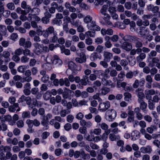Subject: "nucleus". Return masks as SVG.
I'll return each mask as SVG.
<instances>
[{
	"mask_svg": "<svg viewBox=\"0 0 160 160\" xmlns=\"http://www.w3.org/2000/svg\"><path fill=\"white\" fill-rule=\"evenodd\" d=\"M129 24L130 29L131 31L132 32H135L136 30V24L133 21H118L115 23V27H117L118 28L123 29L125 28L126 25Z\"/></svg>",
	"mask_w": 160,
	"mask_h": 160,
	"instance_id": "nucleus-1",
	"label": "nucleus"
},
{
	"mask_svg": "<svg viewBox=\"0 0 160 160\" xmlns=\"http://www.w3.org/2000/svg\"><path fill=\"white\" fill-rule=\"evenodd\" d=\"M28 12L25 11V13L21 14L20 19L21 20H40V18L36 15L30 13L28 15Z\"/></svg>",
	"mask_w": 160,
	"mask_h": 160,
	"instance_id": "nucleus-2",
	"label": "nucleus"
},
{
	"mask_svg": "<svg viewBox=\"0 0 160 160\" xmlns=\"http://www.w3.org/2000/svg\"><path fill=\"white\" fill-rule=\"evenodd\" d=\"M147 10L149 11H151L154 13V15L156 16L154 18L153 20H158L160 17V12H159V7L157 6H154L153 5L149 4L147 6Z\"/></svg>",
	"mask_w": 160,
	"mask_h": 160,
	"instance_id": "nucleus-3",
	"label": "nucleus"
},
{
	"mask_svg": "<svg viewBox=\"0 0 160 160\" xmlns=\"http://www.w3.org/2000/svg\"><path fill=\"white\" fill-rule=\"evenodd\" d=\"M47 59L50 63H52L53 65H60L62 64V61L56 55L53 56L50 55H48L47 57Z\"/></svg>",
	"mask_w": 160,
	"mask_h": 160,
	"instance_id": "nucleus-4",
	"label": "nucleus"
},
{
	"mask_svg": "<svg viewBox=\"0 0 160 160\" xmlns=\"http://www.w3.org/2000/svg\"><path fill=\"white\" fill-rule=\"evenodd\" d=\"M117 115L116 111L112 109L108 110L105 113V118L108 122H112L115 119Z\"/></svg>",
	"mask_w": 160,
	"mask_h": 160,
	"instance_id": "nucleus-5",
	"label": "nucleus"
},
{
	"mask_svg": "<svg viewBox=\"0 0 160 160\" xmlns=\"http://www.w3.org/2000/svg\"><path fill=\"white\" fill-rule=\"evenodd\" d=\"M126 37L128 38L129 41L135 43L136 48H141L142 46V43L139 38L134 36H127Z\"/></svg>",
	"mask_w": 160,
	"mask_h": 160,
	"instance_id": "nucleus-6",
	"label": "nucleus"
},
{
	"mask_svg": "<svg viewBox=\"0 0 160 160\" xmlns=\"http://www.w3.org/2000/svg\"><path fill=\"white\" fill-rule=\"evenodd\" d=\"M65 79L66 82L67 84L69 87L70 85V82H73L74 81L77 83H79L80 82V78L79 77L76 76L74 77L73 75L70 74L68 76V78H65Z\"/></svg>",
	"mask_w": 160,
	"mask_h": 160,
	"instance_id": "nucleus-7",
	"label": "nucleus"
},
{
	"mask_svg": "<svg viewBox=\"0 0 160 160\" xmlns=\"http://www.w3.org/2000/svg\"><path fill=\"white\" fill-rule=\"evenodd\" d=\"M19 43L20 46L23 47L25 48H29L32 46V43L30 41H26L25 39L23 38L19 39Z\"/></svg>",
	"mask_w": 160,
	"mask_h": 160,
	"instance_id": "nucleus-8",
	"label": "nucleus"
},
{
	"mask_svg": "<svg viewBox=\"0 0 160 160\" xmlns=\"http://www.w3.org/2000/svg\"><path fill=\"white\" fill-rule=\"evenodd\" d=\"M110 106V102L108 101L105 102H101L98 106L99 110L101 112H105Z\"/></svg>",
	"mask_w": 160,
	"mask_h": 160,
	"instance_id": "nucleus-9",
	"label": "nucleus"
},
{
	"mask_svg": "<svg viewBox=\"0 0 160 160\" xmlns=\"http://www.w3.org/2000/svg\"><path fill=\"white\" fill-rule=\"evenodd\" d=\"M33 45L34 47L33 52L37 55L42 53V45L37 42L34 43Z\"/></svg>",
	"mask_w": 160,
	"mask_h": 160,
	"instance_id": "nucleus-10",
	"label": "nucleus"
},
{
	"mask_svg": "<svg viewBox=\"0 0 160 160\" xmlns=\"http://www.w3.org/2000/svg\"><path fill=\"white\" fill-rule=\"evenodd\" d=\"M107 79L106 78L103 77L101 79V82L102 84L104 85L107 86H110L112 88H114L115 86V83H113L112 82V81L110 80H107Z\"/></svg>",
	"mask_w": 160,
	"mask_h": 160,
	"instance_id": "nucleus-11",
	"label": "nucleus"
},
{
	"mask_svg": "<svg viewBox=\"0 0 160 160\" xmlns=\"http://www.w3.org/2000/svg\"><path fill=\"white\" fill-rule=\"evenodd\" d=\"M144 93L146 98L148 100H150L152 98V96L155 93V91L153 89H147L145 90Z\"/></svg>",
	"mask_w": 160,
	"mask_h": 160,
	"instance_id": "nucleus-12",
	"label": "nucleus"
},
{
	"mask_svg": "<svg viewBox=\"0 0 160 160\" xmlns=\"http://www.w3.org/2000/svg\"><path fill=\"white\" fill-rule=\"evenodd\" d=\"M148 60V66L150 67H152L159 62L160 59L158 57H154L152 58L150 60Z\"/></svg>",
	"mask_w": 160,
	"mask_h": 160,
	"instance_id": "nucleus-13",
	"label": "nucleus"
},
{
	"mask_svg": "<svg viewBox=\"0 0 160 160\" xmlns=\"http://www.w3.org/2000/svg\"><path fill=\"white\" fill-rule=\"evenodd\" d=\"M140 150L143 153H151L152 152V149L151 146H147L146 147H142L140 148Z\"/></svg>",
	"mask_w": 160,
	"mask_h": 160,
	"instance_id": "nucleus-14",
	"label": "nucleus"
},
{
	"mask_svg": "<svg viewBox=\"0 0 160 160\" xmlns=\"http://www.w3.org/2000/svg\"><path fill=\"white\" fill-rule=\"evenodd\" d=\"M103 57L105 61L109 62L112 57V54L108 51H104L103 52Z\"/></svg>",
	"mask_w": 160,
	"mask_h": 160,
	"instance_id": "nucleus-15",
	"label": "nucleus"
},
{
	"mask_svg": "<svg viewBox=\"0 0 160 160\" xmlns=\"http://www.w3.org/2000/svg\"><path fill=\"white\" fill-rule=\"evenodd\" d=\"M80 125L84 126V127H86L89 128L91 127L92 126V123L90 121H86L85 120H82L80 121Z\"/></svg>",
	"mask_w": 160,
	"mask_h": 160,
	"instance_id": "nucleus-16",
	"label": "nucleus"
},
{
	"mask_svg": "<svg viewBox=\"0 0 160 160\" xmlns=\"http://www.w3.org/2000/svg\"><path fill=\"white\" fill-rule=\"evenodd\" d=\"M121 48L126 51H130L132 48V45L131 43L127 42H124Z\"/></svg>",
	"mask_w": 160,
	"mask_h": 160,
	"instance_id": "nucleus-17",
	"label": "nucleus"
},
{
	"mask_svg": "<svg viewBox=\"0 0 160 160\" xmlns=\"http://www.w3.org/2000/svg\"><path fill=\"white\" fill-rule=\"evenodd\" d=\"M140 133L137 130L133 131L131 133L132 137L131 140L132 141H135L138 138L140 137Z\"/></svg>",
	"mask_w": 160,
	"mask_h": 160,
	"instance_id": "nucleus-18",
	"label": "nucleus"
},
{
	"mask_svg": "<svg viewBox=\"0 0 160 160\" xmlns=\"http://www.w3.org/2000/svg\"><path fill=\"white\" fill-rule=\"evenodd\" d=\"M101 55L97 52H94L91 54L90 58L92 61H95L98 58L101 59Z\"/></svg>",
	"mask_w": 160,
	"mask_h": 160,
	"instance_id": "nucleus-19",
	"label": "nucleus"
},
{
	"mask_svg": "<svg viewBox=\"0 0 160 160\" xmlns=\"http://www.w3.org/2000/svg\"><path fill=\"white\" fill-rule=\"evenodd\" d=\"M51 7L49 9V11L51 13H54L55 12L56 9H57L58 4L55 2L51 3Z\"/></svg>",
	"mask_w": 160,
	"mask_h": 160,
	"instance_id": "nucleus-20",
	"label": "nucleus"
},
{
	"mask_svg": "<svg viewBox=\"0 0 160 160\" xmlns=\"http://www.w3.org/2000/svg\"><path fill=\"white\" fill-rule=\"evenodd\" d=\"M21 7L23 9H26L28 12H29L32 9L31 6L27 5L26 2L25 1H23L21 2Z\"/></svg>",
	"mask_w": 160,
	"mask_h": 160,
	"instance_id": "nucleus-21",
	"label": "nucleus"
},
{
	"mask_svg": "<svg viewBox=\"0 0 160 160\" xmlns=\"http://www.w3.org/2000/svg\"><path fill=\"white\" fill-rule=\"evenodd\" d=\"M157 128L155 125H152L146 128L147 132L149 133L152 134L154 131H156Z\"/></svg>",
	"mask_w": 160,
	"mask_h": 160,
	"instance_id": "nucleus-22",
	"label": "nucleus"
},
{
	"mask_svg": "<svg viewBox=\"0 0 160 160\" xmlns=\"http://www.w3.org/2000/svg\"><path fill=\"white\" fill-rule=\"evenodd\" d=\"M100 94L102 95H105L110 92L109 88L105 87H102L100 90Z\"/></svg>",
	"mask_w": 160,
	"mask_h": 160,
	"instance_id": "nucleus-23",
	"label": "nucleus"
},
{
	"mask_svg": "<svg viewBox=\"0 0 160 160\" xmlns=\"http://www.w3.org/2000/svg\"><path fill=\"white\" fill-rule=\"evenodd\" d=\"M86 23L88 28L90 29H93L96 24L94 21H86Z\"/></svg>",
	"mask_w": 160,
	"mask_h": 160,
	"instance_id": "nucleus-24",
	"label": "nucleus"
},
{
	"mask_svg": "<svg viewBox=\"0 0 160 160\" xmlns=\"http://www.w3.org/2000/svg\"><path fill=\"white\" fill-rule=\"evenodd\" d=\"M109 138L111 141H113L120 139V136L118 135H115L114 133H110L109 135Z\"/></svg>",
	"mask_w": 160,
	"mask_h": 160,
	"instance_id": "nucleus-25",
	"label": "nucleus"
},
{
	"mask_svg": "<svg viewBox=\"0 0 160 160\" xmlns=\"http://www.w3.org/2000/svg\"><path fill=\"white\" fill-rule=\"evenodd\" d=\"M68 68L74 72L76 70V65L73 62L70 61L68 63Z\"/></svg>",
	"mask_w": 160,
	"mask_h": 160,
	"instance_id": "nucleus-26",
	"label": "nucleus"
},
{
	"mask_svg": "<svg viewBox=\"0 0 160 160\" xmlns=\"http://www.w3.org/2000/svg\"><path fill=\"white\" fill-rule=\"evenodd\" d=\"M148 31L147 29L145 28L144 27H141L140 29L139 34L141 37H143L148 33Z\"/></svg>",
	"mask_w": 160,
	"mask_h": 160,
	"instance_id": "nucleus-27",
	"label": "nucleus"
},
{
	"mask_svg": "<svg viewBox=\"0 0 160 160\" xmlns=\"http://www.w3.org/2000/svg\"><path fill=\"white\" fill-rule=\"evenodd\" d=\"M101 23L108 27H115V24H113L110 21H103Z\"/></svg>",
	"mask_w": 160,
	"mask_h": 160,
	"instance_id": "nucleus-28",
	"label": "nucleus"
},
{
	"mask_svg": "<svg viewBox=\"0 0 160 160\" xmlns=\"http://www.w3.org/2000/svg\"><path fill=\"white\" fill-rule=\"evenodd\" d=\"M40 22V21H32L31 25L32 28H36L41 25Z\"/></svg>",
	"mask_w": 160,
	"mask_h": 160,
	"instance_id": "nucleus-29",
	"label": "nucleus"
},
{
	"mask_svg": "<svg viewBox=\"0 0 160 160\" xmlns=\"http://www.w3.org/2000/svg\"><path fill=\"white\" fill-rule=\"evenodd\" d=\"M110 132L109 130H108L107 131H105L101 136L102 140L104 141H106L108 138V135Z\"/></svg>",
	"mask_w": 160,
	"mask_h": 160,
	"instance_id": "nucleus-30",
	"label": "nucleus"
},
{
	"mask_svg": "<svg viewBox=\"0 0 160 160\" xmlns=\"http://www.w3.org/2000/svg\"><path fill=\"white\" fill-rule=\"evenodd\" d=\"M86 37L88 38L89 37H94L95 36V32L93 30L92 31H88L85 33Z\"/></svg>",
	"mask_w": 160,
	"mask_h": 160,
	"instance_id": "nucleus-31",
	"label": "nucleus"
},
{
	"mask_svg": "<svg viewBox=\"0 0 160 160\" xmlns=\"http://www.w3.org/2000/svg\"><path fill=\"white\" fill-rule=\"evenodd\" d=\"M48 122V121H46L45 119H43L41 121V124L43 126V129L44 130H47L49 128Z\"/></svg>",
	"mask_w": 160,
	"mask_h": 160,
	"instance_id": "nucleus-32",
	"label": "nucleus"
},
{
	"mask_svg": "<svg viewBox=\"0 0 160 160\" xmlns=\"http://www.w3.org/2000/svg\"><path fill=\"white\" fill-rule=\"evenodd\" d=\"M60 49L62 53H64L67 55H69L70 54V50L68 49H65L64 46H62L60 47Z\"/></svg>",
	"mask_w": 160,
	"mask_h": 160,
	"instance_id": "nucleus-33",
	"label": "nucleus"
},
{
	"mask_svg": "<svg viewBox=\"0 0 160 160\" xmlns=\"http://www.w3.org/2000/svg\"><path fill=\"white\" fill-rule=\"evenodd\" d=\"M124 100L126 101H129L131 100L132 97L131 94L128 92H125L124 93Z\"/></svg>",
	"mask_w": 160,
	"mask_h": 160,
	"instance_id": "nucleus-34",
	"label": "nucleus"
},
{
	"mask_svg": "<svg viewBox=\"0 0 160 160\" xmlns=\"http://www.w3.org/2000/svg\"><path fill=\"white\" fill-rule=\"evenodd\" d=\"M23 54L24 56H28L29 57H33V54L31 53L30 50L28 48L23 49Z\"/></svg>",
	"mask_w": 160,
	"mask_h": 160,
	"instance_id": "nucleus-35",
	"label": "nucleus"
},
{
	"mask_svg": "<svg viewBox=\"0 0 160 160\" xmlns=\"http://www.w3.org/2000/svg\"><path fill=\"white\" fill-rule=\"evenodd\" d=\"M129 63L132 66H133L136 63L135 59L132 56H128L127 58Z\"/></svg>",
	"mask_w": 160,
	"mask_h": 160,
	"instance_id": "nucleus-36",
	"label": "nucleus"
},
{
	"mask_svg": "<svg viewBox=\"0 0 160 160\" xmlns=\"http://www.w3.org/2000/svg\"><path fill=\"white\" fill-rule=\"evenodd\" d=\"M157 54L156 51L155 50H152L148 54V60H150L152 58L155 57Z\"/></svg>",
	"mask_w": 160,
	"mask_h": 160,
	"instance_id": "nucleus-37",
	"label": "nucleus"
},
{
	"mask_svg": "<svg viewBox=\"0 0 160 160\" xmlns=\"http://www.w3.org/2000/svg\"><path fill=\"white\" fill-rule=\"evenodd\" d=\"M99 125L101 129L105 131H107L106 130L108 128V126L106 123L104 122L99 123Z\"/></svg>",
	"mask_w": 160,
	"mask_h": 160,
	"instance_id": "nucleus-38",
	"label": "nucleus"
},
{
	"mask_svg": "<svg viewBox=\"0 0 160 160\" xmlns=\"http://www.w3.org/2000/svg\"><path fill=\"white\" fill-rule=\"evenodd\" d=\"M146 55L144 53H141L136 58V59L138 62H141L145 59Z\"/></svg>",
	"mask_w": 160,
	"mask_h": 160,
	"instance_id": "nucleus-39",
	"label": "nucleus"
},
{
	"mask_svg": "<svg viewBox=\"0 0 160 160\" xmlns=\"http://www.w3.org/2000/svg\"><path fill=\"white\" fill-rule=\"evenodd\" d=\"M88 78V77L86 76H83L82 78L81 79H80V82L82 85L86 86L87 85V82L86 80H87Z\"/></svg>",
	"mask_w": 160,
	"mask_h": 160,
	"instance_id": "nucleus-40",
	"label": "nucleus"
},
{
	"mask_svg": "<svg viewBox=\"0 0 160 160\" xmlns=\"http://www.w3.org/2000/svg\"><path fill=\"white\" fill-rule=\"evenodd\" d=\"M138 72L137 71L134 72H129L126 74V77L128 78H132L134 74H135V76L138 74Z\"/></svg>",
	"mask_w": 160,
	"mask_h": 160,
	"instance_id": "nucleus-41",
	"label": "nucleus"
},
{
	"mask_svg": "<svg viewBox=\"0 0 160 160\" xmlns=\"http://www.w3.org/2000/svg\"><path fill=\"white\" fill-rule=\"evenodd\" d=\"M24 72V75L26 76V77L27 78H28V79L31 81L32 80V78L31 76V71L29 69H28L26 70Z\"/></svg>",
	"mask_w": 160,
	"mask_h": 160,
	"instance_id": "nucleus-42",
	"label": "nucleus"
},
{
	"mask_svg": "<svg viewBox=\"0 0 160 160\" xmlns=\"http://www.w3.org/2000/svg\"><path fill=\"white\" fill-rule=\"evenodd\" d=\"M7 32V29L5 26L0 25V33L2 35H5Z\"/></svg>",
	"mask_w": 160,
	"mask_h": 160,
	"instance_id": "nucleus-43",
	"label": "nucleus"
},
{
	"mask_svg": "<svg viewBox=\"0 0 160 160\" xmlns=\"http://www.w3.org/2000/svg\"><path fill=\"white\" fill-rule=\"evenodd\" d=\"M85 55H83V57H82V58H77L75 59L76 61L78 63H83L84 62L86 61V58L84 57Z\"/></svg>",
	"mask_w": 160,
	"mask_h": 160,
	"instance_id": "nucleus-44",
	"label": "nucleus"
},
{
	"mask_svg": "<svg viewBox=\"0 0 160 160\" xmlns=\"http://www.w3.org/2000/svg\"><path fill=\"white\" fill-rule=\"evenodd\" d=\"M137 96L138 98V102H140L143 101V99L145 98V95L143 92L138 93Z\"/></svg>",
	"mask_w": 160,
	"mask_h": 160,
	"instance_id": "nucleus-45",
	"label": "nucleus"
},
{
	"mask_svg": "<svg viewBox=\"0 0 160 160\" xmlns=\"http://www.w3.org/2000/svg\"><path fill=\"white\" fill-rule=\"evenodd\" d=\"M51 96L50 92L47 91L43 95V98L45 100H48Z\"/></svg>",
	"mask_w": 160,
	"mask_h": 160,
	"instance_id": "nucleus-46",
	"label": "nucleus"
},
{
	"mask_svg": "<svg viewBox=\"0 0 160 160\" xmlns=\"http://www.w3.org/2000/svg\"><path fill=\"white\" fill-rule=\"evenodd\" d=\"M70 113V110H67L65 109L62 110L60 112V115L61 117H64L67 114H68Z\"/></svg>",
	"mask_w": 160,
	"mask_h": 160,
	"instance_id": "nucleus-47",
	"label": "nucleus"
},
{
	"mask_svg": "<svg viewBox=\"0 0 160 160\" xmlns=\"http://www.w3.org/2000/svg\"><path fill=\"white\" fill-rule=\"evenodd\" d=\"M23 49L21 47L16 49L15 50L14 52V54L16 55L20 56L21 55L22 53H23Z\"/></svg>",
	"mask_w": 160,
	"mask_h": 160,
	"instance_id": "nucleus-48",
	"label": "nucleus"
},
{
	"mask_svg": "<svg viewBox=\"0 0 160 160\" xmlns=\"http://www.w3.org/2000/svg\"><path fill=\"white\" fill-rule=\"evenodd\" d=\"M26 69V66L21 65L20 66L17 68L18 71L20 72L23 73L25 72V70Z\"/></svg>",
	"mask_w": 160,
	"mask_h": 160,
	"instance_id": "nucleus-49",
	"label": "nucleus"
},
{
	"mask_svg": "<svg viewBox=\"0 0 160 160\" xmlns=\"http://www.w3.org/2000/svg\"><path fill=\"white\" fill-rule=\"evenodd\" d=\"M8 8L11 10H14L15 8V6L12 2H9L6 5Z\"/></svg>",
	"mask_w": 160,
	"mask_h": 160,
	"instance_id": "nucleus-50",
	"label": "nucleus"
},
{
	"mask_svg": "<svg viewBox=\"0 0 160 160\" xmlns=\"http://www.w3.org/2000/svg\"><path fill=\"white\" fill-rule=\"evenodd\" d=\"M94 41L97 44H101L103 42V38L101 37L97 38L95 39Z\"/></svg>",
	"mask_w": 160,
	"mask_h": 160,
	"instance_id": "nucleus-51",
	"label": "nucleus"
},
{
	"mask_svg": "<svg viewBox=\"0 0 160 160\" xmlns=\"http://www.w3.org/2000/svg\"><path fill=\"white\" fill-rule=\"evenodd\" d=\"M88 101L85 100H80L78 102V107H81L82 106H88Z\"/></svg>",
	"mask_w": 160,
	"mask_h": 160,
	"instance_id": "nucleus-52",
	"label": "nucleus"
},
{
	"mask_svg": "<svg viewBox=\"0 0 160 160\" xmlns=\"http://www.w3.org/2000/svg\"><path fill=\"white\" fill-rule=\"evenodd\" d=\"M79 131L81 134H86L87 132L86 127H84V126L80 127L79 128Z\"/></svg>",
	"mask_w": 160,
	"mask_h": 160,
	"instance_id": "nucleus-53",
	"label": "nucleus"
},
{
	"mask_svg": "<svg viewBox=\"0 0 160 160\" xmlns=\"http://www.w3.org/2000/svg\"><path fill=\"white\" fill-rule=\"evenodd\" d=\"M29 58L27 56H23L20 59V61L22 63H26L28 62Z\"/></svg>",
	"mask_w": 160,
	"mask_h": 160,
	"instance_id": "nucleus-54",
	"label": "nucleus"
},
{
	"mask_svg": "<svg viewBox=\"0 0 160 160\" xmlns=\"http://www.w3.org/2000/svg\"><path fill=\"white\" fill-rule=\"evenodd\" d=\"M30 113L29 111L24 112L22 114V117L23 118H30Z\"/></svg>",
	"mask_w": 160,
	"mask_h": 160,
	"instance_id": "nucleus-55",
	"label": "nucleus"
},
{
	"mask_svg": "<svg viewBox=\"0 0 160 160\" xmlns=\"http://www.w3.org/2000/svg\"><path fill=\"white\" fill-rule=\"evenodd\" d=\"M102 82L99 80H96L93 83V88H96L97 87H100L101 85Z\"/></svg>",
	"mask_w": 160,
	"mask_h": 160,
	"instance_id": "nucleus-56",
	"label": "nucleus"
},
{
	"mask_svg": "<svg viewBox=\"0 0 160 160\" xmlns=\"http://www.w3.org/2000/svg\"><path fill=\"white\" fill-rule=\"evenodd\" d=\"M104 48V47L103 46L101 45H98L96 48V50L97 52L101 53L102 52Z\"/></svg>",
	"mask_w": 160,
	"mask_h": 160,
	"instance_id": "nucleus-57",
	"label": "nucleus"
},
{
	"mask_svg": "<svg viewBox=\"0 0 160 160\" xmlns=\"http://www.w3.org/2000/svg\"><path fill=\"white\" fill-rule=\"evenodd\" d=\"M140 103V108L143 110L145 109L147 107V104L144 102L142 101L140 102H139Z\"/></svg>",
	"mask_w": 160,
	"mask_h": 160,
	"instance_id": "nucleus-58",
	"label": "nucleus"
},
{
	"mask_svg": "<svg viewBox=\"0 0 160 160\" xmlns=\"http://www.w3.org/2000/svg\"><path fill=\"white\" fill-rule=\"evenodd\" d=\"M38 26V27L36 28V31L38 35H42L43 33L44 32V31L42 30V28L41 26V25Z\"/></svg>",
	"mask_w": 160,
	"mask_h": 160,
	"instance_id": "nucleus-59",
	"label": "nucleus"
},
{
	"mask_svg": "<svg viewBox=\"0 0 160 160\" xmlns=\"http://www.w3.org/2000/svg\"><path fill=\"white\" fill-rule=\"evenodd\" d=\"M152 17L153 15L152 14H144L142 17V18L143 20H146L152 18Z\"/></svg>",
	"mask_w": 160,
	"mask_h": 160,
	"instance_id": "nucleus-60",
	"label": "nucleus"
},
{
	"mask_svg": "<svg viewBox=\"0 0 160 160\" xmlns=\"http://www.w3.org/2000/svg\"><path fill=\"white\" fill-rule=\"evenodd\" d=\"M44 15V17L42 18V20H47L49 19L51 16V15L48 12H45Z\"/></svg>",
	"mask_w": 160,
	"mask_h": 160,
	"instance_id": "nucleus-61",
	"label": "nucleus"
},
{
	"mask_svg": "<svg viewBox=\"0 0 160 160\" xmlns=\"http://www.w3.org/2000/svg\"><path fill=\"white\" fill-rule=\"evenodd\" d=\"M1 149H3L4 152H9L11 150L10 148L8 146H4L3 145L0 146Z\"/></svg>",
	"mask_w": 160,
	"mask_h": 160,
	"instance_id": "nucleus-62",
	"label": "nucleus"
},
{
	"mask_svg": "<svg viewBox=\"0 0 160 160\" xmlns=\"http://www.w3.org/2000/svg\"><path fill=\"white\" fill-rule=\"evenodd\" d=\"M80 7L82 9L85 10H88L90 8V7L87 6L86 4L84 3H82L80 4Z\"/></svg>",
	"mask_w": 160,
	"mask_h": 160,
	"instance_id": "nucleus-63",
	"label": "nucleus"
},
{
	"mask_svg": "<svg viewBox=\"0 0 160 160\" xmlns=\"http://www.w3.org/2000/svg\"><path fill=\"white\" fill-rule=\"evenodd\" d=\"M108 8V6L107 5H104L102 6V8L100 10V12L102 15H104L106 13L107 9Z\"/></svg>",
	"mask_w": 160,
	"mask_h": 160,
	"instance_id": "nucleus-64",
	"label": "nucleus"
}]
</instances>
